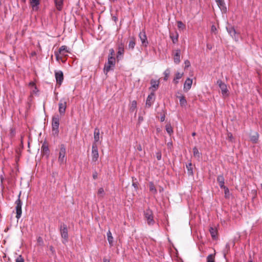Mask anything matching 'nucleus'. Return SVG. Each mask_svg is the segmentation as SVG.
<instances>
[{
    "label": "nucleus",
    "mask_w": 262,
    "mask_h": 262,
    "mask_svg": "<svg viewBox=\"0 0 262 262\" xmlns=\"http://www.w3.org/2000/svg\"><path fill=\"white\" fill-rule=\"evenodd\" d=\"M223 188L224 189L225 197H227V195L229 193V189L226 186H224V188Z\"/></svg>",
    "instance_id": "42"
},
{
    "label": "nucleus",
    "mask_w": 262,
    "mask_h": 262,
    "mask_svg": "<svg viewBox=\"0 0 262 262\" xmlns=\"http://www.w3.org/2000/svg\"><path fill=\"white\" fill-rule=\"evenodd\" d=\"M155 96V93L154 92H151L148 96L146 100V106L148 107H149L151 106L153 103V99Z\"/></svg>",
    "instance_id": "16"
},
{
    "label": "nucleus",
    "mask_w": 262,
    "mask_h": 262,
    "mask_svg": "<svg viewBox=\"0 0 262 262\" xmlns=\"http://www.w3.org/2000/svg\"><path fill=\"white\" fill-rule=\"evenodd\" d=\"M94 135V142L93 143H95L96 144V143L98 142L100 139V130L98 128L96 127L95 128Z\"/></svg>",
    "instance_id": "20"
},
{
    "label": "nucleus",
    "mask_w": 262,
    "mask_h": 262,
    "mask_svg": "<svg viewBox=\"0 0 262 262\" xmlns=\"http://www.w3.org/2000/svg\"><path fill=\"white\" fill-rule=\"evenodd\" d=\"M41 151L47 154L48 156L49 155V149L48 144L46 142H44L41 146Z\"/></svg>",
    "instance_id": "24"
},
{
    "label": "nucleus",
    "mask_w": 262,
    "mask_h": 262,
    "mask_svg": "<svg viewBox=\"0 0 262 262\" xmlns=\"http://www.w3.org/2000/svg\"><path fill=\"white\" fill-rule=\"evenodd\" d=\"M60 233L61 237L63 238L62 243L65 244L68 242V229L66 225L63 224L61 226Z\"/></svg>",
    "instance_id": "6"
},
{
    "label": "nucleus",
    "mask_w": 262,
    "mask_h": 262,
    "mask_svg": "<svg viewBox=\"0 0 262 262\" xmlns=\"http://www.w3.org/2000/svg\"><path fill=\"white\" fill-rule=\"evenodd\" d=\"M160 81L159 80L151 79L150 80L151 86L149 89L151 90L152 92H154L157 90L159 85Z\"/></svg>",
    "instance_id": "14"
},
{
    "label": "nucleus",
    "mask_w": 262,
    "mask_h": 262,
    "mask_svg": "<svg viewBox=\"0 0 262 262\" xmlns=\"http://www.w3.org/2000/svg\"><path fill=\"white\" fill-rule=\"evenodd\" d=\"M177 94L176 95L177 97L179 99L180 104L182 106H185L187 104L186 100L182 94H181L180 92H178Z\"/></svg>",
    "instance_id": "15"
},
{
    "label": "nucleus",
    "mask_w": 262,
    "mask_h": 262,
    "mask_svg": "<svg viewBox=\"0 0 262 262\" xmlns=\"http://www.w3.org/2000/svg\"><path fill=\"white\" fill-rule=\"evenodd\" d=\"M15 262H24V259L21 255H19L15 259Z\"/></svg>",
    "instance_id": "41"
},
{
    "label": "nucleus",
    "mask_w": 262,
    "mask_h": 262,
    "mask_svg": "<svg viewBox=\"0 0 262 262\" xmlns=\"http://www.w3.org/2000/svg\"><path fill=\"white\" fill-rule=\"evenodd\" d=\"M114 55H115V51H114V50L113 48L110 49V53H109V54H108V58H110V57L115 58L114 57Z\"/></svg>",
    "instance_id": "39"
},
{
    "label": "nucleus",
    "mask_w": 262,
    "mask_h": 262,
    "mask_svg": "<svg viewBox=\"0 0 262 262\" xmlns=\"http://www.w3.org/2000/svg\"><path fill=\"white\" fill-rule=\"evenodd\" d=\"M99 158V153L97 145L93 143L92 147V162L95 164L97 163Z\"/></svg>",
    "instance_id": "4"
},
{
    "label": "nucleus",
    "mask_w": 262,
    "mask_h": 262,
    "mask_svg": "<svg viewBox=\"0 0 262 262\" xmlns=\"http://www.w3.org/2000/svg\"><path fill=\"white\" fill-rule=\"evenodd\" d=\"M217 181L219 184L221 188H224L225 179L223 174L219 175L217 177Z\"/></svg>",
    "instance_id": "22"
},
{
    "label": "nucleus",
    "mask_w": 262,
    "mask_h": 262,
    "mask_svg": "<svg viewBox=\"0 0 262 262\" xmlns=\"http://www.w3.org/2000/svg\"><path fill=\"white\" fill-rule=\"evenodd\" d=\"M20 193L18 195V199L15 201V204H16L15 209H16V217L18 220L20 217L21 213H22V211H21L22 203L20 200Z\"/></svg>",
    "instance_id": "5"
},
{
    "label": "nucleus",
    "mask_w": 262,
    "mask_h": 262,
    "mask_svg": "<svg viewBox=\"0 0 262 262\" xmlns=\"http://www.w3.org/2000/svg\"><path fill=\"white\" fill-rule=\"evenodd\" d=\"M249 262H253V261L251 260V261H249Z\"/></svg>",
    "instance_id": "63"
},
{
    "label": "nucleus",
    "mask_w": 262,
    "mask_h": 262,
    "mask_svg": "<svg viewBox=\"0 0 262 262\" xmlns=\"http://www.w3.org/2000/svg\"><path fill=\"white\" fill-rule=\"evenodd\" d=\"M184 64H185V68H187L189 67L190 66V63L188 60H186L184 61Z\"/></svg>",
    "instance_id": "43"
},
{
    "label": "nucleus",
    "mask_w": 262,
    "mask_h": 262,
    "mask_svg": "<svg viewBox=\"0 0 262 262\" xmlns=\"http://www.w3.org/2000/svg\"><path fill=\"white\" fill-rule=\"evenodd\" d=\"M170 70L169 69H167L164 72V80L165 81H167L168 77H169V74H170Z\"/></svg>",
    "instance_id": "32"
},
{
    "label": "nucleus",
    "mask_w": 262,
    "mask_h": 262,
    "mask_svg": "<svg viewBox=\"0 0 262 262\" xmlns=\"http://www.w3.org/2000/svg\"><path fill=\"white\" fill-rule=\"evenodd\" d=\"M193 154L194 157L200 158L201 156V153L199 152L198 149L196 147L193 148Z\"/></svg>",
    "instance_id": "29"
},
{
    "label": "nucleus",
    "mask_w": 262,
    "mask_h": 262,
    "mask_svg": "<svg viewBox=\"0 0 262 262\" xmlns=\"http://www.w3.org/2000/svg\"><path fill=\"white\" fill-rule=\"evenodd\" d=\"M137 107V101L133 100L131 103V105L129 108L130 112H134Z\"/></svg>",
    "instance_id": "31"
},
{
    "label": "nucleus",
    "mask_w": 262,
    "mask_h": 262,
    "mask_svg": "<svg viewBox=\"0 0 262 262\" xmlns=\"http://www.w3.org/2000/svg\"><path fill=\"white\" fill-rule=\"evenodd\" d=\"M250 140L253 143H256L258 140L259 135L257 133H255L253 135H251L250 137Z\"/></svg>",
    "instance_id": "26"
},
{
    "label": "nucleus",
    "mask_w": 262,
    "mask_h": 262,
    "mask_svg": "<svg viewBox=\"0 0 262 262\" xmlns=\"http://www.w3.org/2000/svg\"><path fill=\"white\" fill-rule=\"evenodd\" d=\"M157 158L158 160H161V155L160 154L157 156Z\"/></svg>",
    "instance_id": "54"
},
{
    "label": "nucleus",
    "mask_w": 262,
    "mask_h": 262,
    "mask_svg": "<svg viewBox=\"0 0 262 262\" xmlns=\"http://www.w3.org/2000/svg\"><path fill=\"white\" fill-rule=\"evenodd\" d=\"M164 120H165V116H161V118H160L161 121L163 122V121H164Z\"/></svg>",
    "instance_id": "52"
},
{
    "label": "nucleus",
    "mask_w": 262,
    "mask_h": 262,
    "mask_svg": "<svg viewBox=\"0 0 262 262\" xmlns=\"http://www.w3.org/2000/svg\"><path fill=\"white\" fill-rule=\"evenodd\" d=\"M166 130L169 135H171L173 133L172 128L170 124L166 125Z\"/></svg>",
    "instance_id": "36"
},
{
    "label": "nucleus",
    "mask_w": 262,
    "mask_h": 262,
    "mask_svg": "<svg viewBox=\"0 0 262 262\" xmlns=\"http://www.w3.org/2000/svg\"><path fill=\"white\" fill-rule=\"evenodd\" d=\"M40 239H41V237H39L38 239V241H40Z\"/></svg>",
    "instance_id": "60"
},
{
    "label": "nucleus",
    "mask_w": 262,
    "mask_h": 262,
    "mask_svg": "<svg viewBox=\"0 0 262 262\" xmlns=\"http://www.w3.org/2000/svg\"><path fill=\"white\" fill-rule=\"evenodd\" d=\"M132 185L136 189H138V185L136 183H133Z\"/></svg>",
    "instance_id": "50"
},
{
    "label": "nucleus",
    "mask_w": 262,
    "mask_h": 262,
    "mask_svg": "<svg viewBox=\"0 0 262 262\" xmlns=\"http://www.w3.org/2000/svg\"><path fill=\"white\" fill-rule=\"evenodd\" d=\"M1 182H2L3 180H4V178L3 177V176L1 175Z\"/></svg>",
    "instance_id": "56"
},
{
    "label": "nucleus",
    "mask_w": 262,
    "mask_h": 262,
    "mask_svg": "<svg viewBox=\"0 0 262 262\" xmlns=\"http://www.w3.org/2000/svg\"><path fill=\"white\" fill-rule=\"evenodd\" d=\"M53 247H52V246H51V247H50V250H51V251H52V250H53Z\"/></svg>",
    "instance_id": "58"
},
{
    "label": "nucleus",
    "mask_w": 262,
    "mask_h": 262,
    "mask_svg": "<svg viewBox=\"0 0 262 262\" xmlns=\"http://www.w3.org/2000/svg\"><path fill=\"white\" fill-rule=\"evenodd\" d=\"M93 177L94 179H96L97 178V172H95L93 174Z\"/></svg>",
    "instance_id": "48"
},
{
    "label": "nucleus",
    "mask_w": 262,
    "mask_h": 262,
    "mask_svg": "<svg viewBox=\"0 0 262 262\" xmlns=\"http://www.w3.org/2000/svg\"><path fill=\"white\" fill-rule=\"evenodd\" d=\"M139 38L141 40L142 44L145 47H146L148 43L147 37L146 35L145 32L143 31L141 32H140L139 34Z\"/></svg>",
    "instance_id": "11"
},
{
    "label": "nucleus",
    "mask_w": 262,
    "mask_h": 262,
    "mask_svg": "<svg viewBox=\"0 0 262 262\" xmlns=\"http://www.w3.org/2000/svg\"><path fill=\"white\" fill-rule=\"evenodd\" d=\"M186 168L188 170V173L189 174H193V170L192 168V164L191 163H189L188 164L186 165Z\"/></svg>",
    "instance_id": "33"
},
{
    "label": "nucleus",
    "mask_w": 262,
    "mask_h": 262,
    "mask_svg": "<svg viewBox=\"0 0 262 262\" xmlns=\"http://www.w3.org/2000/svg\"><path fill=\"white\" fill-rule=\"evenodd\" d=\"M149 191L154 194H156L157 193V190L154 185V184L152 182H150L149 183Z\"/></svg>",
    "instance_id": "25"
},
{
    "label": "nucleus",
    "mask_w": 262,
    "mask_h": 262,
    "mask_svg": "<svg viewBox=\"0 0 262 262\" xmlns=\"http://www.w3.org/2000/svg\"><path fill=\"white\" fill-rule=\"evenodd\" d=\"M124 50L123 45H121L118 47V51L117 53V58L119 60L120 59L124 54Z\"/></svg>",
    "instance_id": "23"
},
{
    "label": "nucleus",
    "mask_w": 262,
    "mask_h": 262,
    "mask_svg": "<svg viewBox=\"0 0 262 262\" xmlns=\"http://www.w3.org/2000/svg\"><path fill=\"white\" fill-rule=\"evenodd\" d=\"M55 78L57 83L61 84L63 80V75L61 71H57L55 73Z\"/></svg>",
    "instance_id": "13"
},
{
    "label": "nucleus",
    "mask_w": 262,
    "mask_h": 262,
    "mask_svg": "<svg viewBox=\"0 0 262 262\" xmlns=\"http://www.w3.org/2000/svg\"><path fill=\"white\" fill-rule=\"evenodd\" d=\"M192 84V79L189 78H187L184 83L183 90L184 92H188L191 89Z\"/></svg>",
    "instance_id": "12"
},
{
    "label": "nucleus",
    "mask_w": 262,
    "mask_h": 262,
    "mask_svg": "<svg viewBox=\"0 0 262 262\" xmlns=\"http://www.w3.org/2000/svg\"><path fill=\"white\" fill-rule=\"evenodd\" d=\"M221 9L226 11V8L225 7V3L223 0H215Z\"/></svg>",
    "instance_id": "28"
},
{
    "label": "nucleus",
    "mask_w": 262,
    "mask_h": 262,
    "mask_svg": "<svg viewBox=\"0 0 262 262\" xmlns=\"http://www.w3.org/2000/svg\"><path fill=\"white\" fill-rule=\"evenodd\" d=\"M137 149L139 150V151H141L142 150V147H141V145H139L137 147Z\"/></svg>",
    "instance_id": "51"
},
{
    "label": "nucleus",
    "mask_w": 262,
    "mask_h": 262,
    "mask_svg": "<svg viewBox=\"0 0 262 262\" xmlns=\"http://www.w3.org/2000/svg\"><path fill=\"white\" fill-rule=\"evenodd\" d=\"M183 75V73L177 72L176 74V76L173 79V82L175 84H177L179 82V80L180 79Z\"/></svg>",
    "instance_id": "27"
},
{
    "label": "nucleus",
    "mask_w": 262,
    "mask_h": 262,
    "mask_svg": "<svg viewBox=\"0 0 262 262\" xmlns=\"http://www.w3.org/2000/svg\"><path fill=\"white\" fill-rule=\"evenodd\" d=\"M228 33L230 36L234 39L235 41H238V37L236 35L237 32H236L234 27L232 26L226 27Z\"/></svg>",
    "instance_id": "9"
},
{
    "label": "nucleus",
    "mask_w": 262,
    "mask_h": 262,
    "mask_svg": "<svg viewBox=\"0 0 262 262\" xmlns=\"http://www.w3.org/2000/svg\"><path fill=\"white\" fill-rule=\"evenodd\" d=\"M103 262H110V260L107 259H104Z\"/></svg>",
    "instance_id": "55"
},
{
    "label": "nucleus",
    "mask_w": 262,
    "mask_h": 262,
    "mask_svg": "<svg viewBox=\"0 0 262 262\" xmlns=\"http://www.w3.org/2000/svg\"><path fill=\"white\" fill-rule=\"evenodd\" d=\"M55 7L57 10L61 11L63 8V0H54Z\"/></svg>",
    "instance_id": "21"
},
{
    "label": "nucleus",
    "mask_w": 262,
    "mask_h": 262,
    "mask_svg": "<svg viewBox=\"0 0 262 262\" xmlns=\"http://www.w3.org/2000/svg\"><path fill=\"white\" fill-rule=\"evenodd\" d=\"M209 232L212 238H216L217 235V231L215 229L212 227H210Z\"/></svg>",
    "instance_id": "30"
},
{
    "label": "nucleus",
    "mask_w": 262,
    "mask_h": 262,
    "mask_svg": "<svg viewBox=\"0 0 262 262\" xmlns=\"http://www.w3.org/2000/svg\"><path fill=\"white\" fill-rule=\"evenodd\" d=\"M178 36L177 35V36H171V38L172 40V42L173 43H176L177 41H178Z\"/></svg>",
    "instance_id": "44"
},
{
    "label": "nucleus",
    "mask_w": 262,
    "mask_h": 262,
    "mask_svg": "<svg viewBox=\"0 0 262 262\" xmlns=\"http://www.w3.org/2000/svg\"><path fill=\"white\" fill-rule=\"evenodd\" d=\"M107 237L109 236H112V233L110 231V230H108V232L106 233Z\"/></svg>",
    "instance_id": "49"
},
{
    "label": "nucleus",
    "mask_w": 262,
    "mask_h": 262,
    "mask_svg": "<svg viewBox=\"0 0 262 262\" xmlns=\"http://www.w3.org/2000/svg\"><path fill=\"white\" fill-rule=\"evenodd\" d=\"M217 84L219 85L221 90L222 94L223 96H228V90L227 85L223 82L221 80L219 79L216 82Z\"/></svg>",
    "instance_id": "7"
},
{
    "label": "nucleus",
    "mask_w": 262,
    "mask_h": 262,
    "mask_svg": "<svg viewBox=\"0 0 262 262\" xmlns=\"http://www.w3.org/2000/svg\"><path fill=\"white\" fill-rule=\"evenodd\" d=\"M105 192L103 188H100L98 191V195L100 197L104 195Z\"/></svg>",
    "instance_id": "38"
},
{
    "label": "nucleus",
    "mask_w": 262,
    "mask_h": 262,
    "mask_svg": "<svg viewBox=\"0 0 262 262\" xmlns=\"http://www.w3.org/2000/svg\"><path fill=\"white\" fill-rule=\"evenodd\" d=\"M59 113L61 115L64 114L67 108V101L64 98H61L58 104Z\"/></svg>",
    "instance_id": "8"
},
{
    "label": "nucleus",
    "mask_w": 262,
    "mask_h": 262,
    "mask_svg": "<svg viewBox=\"0 0 262 262\" xmlns=\"http://www.w3.org/2000/svg\"><path fill=\"white\" fill-rule=\"evenodd\" d=\"M180 56L181 50L180 49L176 50L173 58V61L176 64H179L180 62Z\"/></svg>",
    "instance_id": "19"
},
{
    "label": "nucleus",
    "mask_w": 262,
    "mask_h": 262,
    "mask_svg": "<svg viewBox=\"0 0 262 262\" xmlns=\"http://www.w3.org/2000/svg\"><path fill=\"white\" fill-rule=\"evenodd\" d=\"M207 262H215L214 256L213 254H211L208 255L207 257Z\"/></svg>",
    "instance_id": "35"
},
{
    "label": "nucleus",
    "mask_w": 262,
    "mask_h": 262,
    "mask_svg": "<svg viewBox=\"0 0 262 262\" xmlns=\"http://www.w3.org/2000/svg\"><path fill=\"white\" fill-rule=\"evenodd\" d=\"M29 85L32 86H34L35 83L33 82H31L29 83Z\"/></svg>",
    "instance_id": "53"
},
{
    "label": "nucleus",
    "mask_w": 262,
    "mask_h": 262,
    "mask_svg": "<svg viewBox=\"0 0 262 262\" xmlns=\"http://www.w3.org/2000/svg\"><path fill=\"white\" fill-rule=\"evenodd\" d=\"M107 241L108 242V243H109V245H110V247H112L113 245V239H114V238H113V236H112L107 237Z\"/></svg>",
    "instance_id": "40"
},
{
    "label": "nucleus",
    "mask_w": 262,
    "mask_h": 262,
    "mask_svg": "<svg viewBox=\"0 0 262 262\" xmlns=\"http://www.w3.org/2000/svg\"><path fill=\"white\" fill-rule=\"evenodd\" d=\"M115 58H108L107 62L104 64L103 71L105 75H107L109 71L113 70L115 67Z\"/></svg>",
    "instance_id": "2"
},
{
    "label": "nucleus",
    "mask_w": 262,
    "mask_h": 262,
    "mask_svg": "<svg viewBox=\"0 0 262 262\" xmlns=\"http://www.w3.org/2000/svg\"><path fill=\"white\" fill-rule=\"evenodd\" d=\"M113 1L115 2V1H116L117 0H112Z\"/></svg>",
    "instance_id": "62"
},
{
    "label": "nucleus",
    "mask_w": 262,
    "mask_h": 262,
    "mask_svg": "<svg viewBox=\"0 0 262 262\" xmlns=\"http://www.w3.org/2000/svg\"><path fill=\"white\" fill-rule=\"evenodd\" d=\"M29 1L33 10L37 11L40 5V0H29Z\"/></svg>",
    "instance_id": "17"
},
{
    "label": "nucleus",
    "mask_w": 262,
    "mask_h": 262,
    "mask_svg": "<svg viewBox=\"0 0 262 262\" xmlns=\"http://www.w3.org/2000/svg\"><path fill=\"white\" fill-rule=\"evenodd\" d=\"M144 215L145 218L146 219L148 225H153L155 223V221L154 220L153 216L151 213V211L150 210H147L145 213Z\"/></svg>",
    "instance_id": "10"
},
{
    "label": "nucleus",
    "mask_w": 262,
    "mask_h": 262,
    "mask_svg": "<svg viewBox=\"0 0 262 262\" xmlns=\"http://www.w3.org/2000/svg\"><path fill=\"white\" fill-rule=\"evenodd\" d=\"M59 125V117L58 115L54 116L52 118V128L54 134H58L59 132L58 128Z\"/></svg>",
    "instance_id": "3"
},
{
    "label": "nucleus",
    "mask_w": 262,
    "mask_h": 262,
    "mask_svg": "<svg viewBox=\"0 0 262 262\" xmlns=\"http://www.w3.org/2000/svg\"><path fill=\"white\" fill-rule=\"evenodd\" d=\"M2 5V3H1V1L0 0V7Z\"/></svg>",
    "instance_id": "61"
},
{
    "label": "nucleus",
    "mask_w": 262,
    "mask_h": 262,
    "mask_svg": "<svg viewBox=\"0 0 262 262\" xmlns=\"http://www.w3.org/2000/svg\"><path fill=\"white\" fill-rule=\"evenodd\" d=\"M177 24L179 29L184 30L185 29V25L181 21H178Z\"/></svg>",
    "instance_id": "34"
},
{
    "label": "nucleus",
    "mask_w": 262,
    "mask_h": 262,
    "mask_svg": "<svg viewBox=\"0 0 262 262\" xmlns=\"http://www.w3.org/2000/svg\"><path fill=\"white\" fill-rule=\"evenodd\" d=\"M58 161L60 165H63L66 163V147L63 144H61L60 146Z\"/></svg>",
    "instance_id": "1"
},
{
    "label": "nucleus",
    "mask_w": 262,
    "mask_h": 262,
    "mask_svg": "<svg viewBox=\"0 0 262 262\" xmlns=\"http://www.w3.org/2000/svg\"><path fill=\"white\" fill-rule=\"evenodd\" d=\"M21 2H23V3H25V2H26V0H21Z\"/></svg>",
    "instance_id": "59"
},
{
    "label": "nucleus",
    "mask_w": 262,
    "mask_h": 262,
    "mask_svg": "<svg viewBox=\"0 0 262 262\" xmlns=\"http://www.w3.org/2000/svg\"><path fill=\"white\" fill-rule=\"evenodd\" d=\"M58 52L60 55L66 56L70 53V50L66 46H62L59 48Z\"/></svg>",
    "instance_id": "18"
},
{
    "label": "nucleus",
    "mask_w": 262,
    "mask_h": 262,
    "mask_svg": "<svg viewBox=\"0 0 262 262\" xmlns=\"http://www.w3.org/2000/svg\"><path fill=\"white\" fill-rule=\"evenodd\" d=\"M228 137L229 138V139H230V141H232V139H233V136H232V135L231 133H229L228 134Z\"/></svg>",
    "instance_id": "46"
},
{
    "label": "nucleus",
    "mask_w": 262,
    "mask_h": 262,
    "mask_svg": "<svg viewBox=\"0 0 262 262\" xmlns=\"http://www.w3.org/2000/svg\"><path fill=\"white\" fill-rule=\"evenodd\" d=\"M136 43L134 40H132L129 41L128 43V48L130 49H134Z\"/></svg>",
    "instance_id": "37"
},
{
    "label": "nucleus",
    "mask_w": 262,
    "mask_h": 262,
    "mask_svg": "<svg viewBox=\"0 0 262 262\" xmlns=\"http://www.w3.org/2000/svg\"><path fill=\"white\" fill-rule=\"evenodd\" d=\"M216 30V27H215V26L212 25L211 27V32H215Z\"/></svg>",
    "instance_id": "47"
},
{
    "label": "nucleus",
    "mask_w": 262,
    "mask_h": 262,
    "mask_svg": "<svg viewBox=\"0 0 262 262\" xmlns=\"http://www.w3.org/2000/svg\"><path fill=\"white\" fill-rule=\"evenodd\" d=\"M60 54L59 53V52H56L55 53V55L56 56V58L57 60H59L61 57L59 56Z\"/></svg>",
    "instance_id": "45"
},
{
    "label": "nucleus",
    "mask_w": 262,
    "mask_h": 262,
    "mask_svg": "<svg viewBox=\"0 0 262 262\" xmlns=\"http://www.w3.org/2000/svg\"><path fill=\"white\" fill-rule=\"evenodd\" d=\"M195 135V132L192 133V136H194Z\"/></svg>",
    "instance_id": "57"
}]
</instances>
